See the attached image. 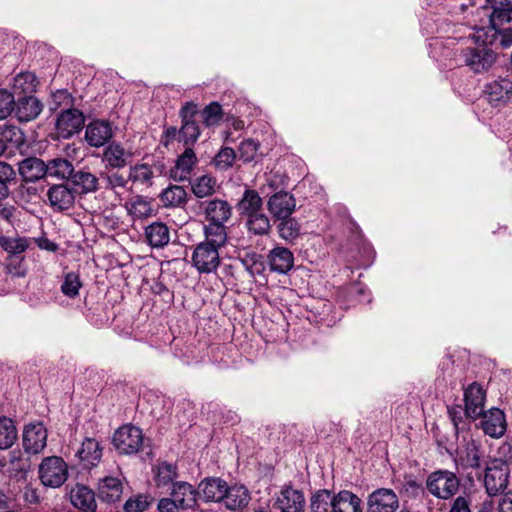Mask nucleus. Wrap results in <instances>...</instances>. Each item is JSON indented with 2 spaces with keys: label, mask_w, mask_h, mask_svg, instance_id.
<instances>
[{
  "label": "nucleus",
  "mask_w": 512,
  "mask_h": 512,
  "mask_svg": "<svg viewBox=\"0 0 512 512\" xmlns=\"http://www.w3.org/2000/svg\"><path fill=\"white\" fill-rule=\"evenodd\" d=\"M84 126V116L78 109H67L60 113L56 121V129L60 137L70 138Z\"/></svg>",
  "instance_id": "9d476101"
},
{
  "label": "nucleus",
  "mask_w": 512,
  "mask_h": 512,
  "mask_svg": "<svg viewBox=\"0 0 512 512\" xmlns=\"http://www.w3.org/2000/svg\"><path fill=\"white\" fill-rule=\"evenodd\" d=\"M198 162L197 156L191 147H186L171 169V178L175 181H186L190 179V175Z\"/></svg>",
  "instance_id": "a211bd4d"
},
{
  "label": "nucleus",
  "mask_w": 512,
  "mask_h": 512,
  "mask_svg": "<svg viewBox=\"0 0 512 512\" xmlns=\"http://www.w3.org/2000/svg\"><path fill=\"white\" fill-rule=\"evenodd\" d=\"M464 402L467 413L472 420H477L483 414L486 391L481 384L473 382L464 388Z\"/></svg>",
  "instance_id": "1a4fd4ad"
},
{
  "label": "nucleus",
  "mask_w": 512,
  "mask_h": 512,
  "mask_svg": "<svg viewBox=\"0 0 512 512\" xmlns=\"http://www.w3.org/2000/svg\"><path fill=\"white\" fill-rule=\"evenodd\" d=\"M463 449L457 450L455 462L462 468L478 469L481 467V446L473 439L465 440Z\"/></svg>",
  "instance_id": "aec40b11"
},
{
  "label": "nucleus",
  "mask_w": 512,
  "mask_h": 512,
  "mask_svg": "<svg viewBox=\"0 0 512 512\" xmlns=\"http://www.w3.org/2000/svg\"><path fill=\"white\" fill-rule=\"evenodd\" d=\"M47 199L55 211L70 209L75 202V192L67 184H54L47 191Z\"/></svg>",
  "instance_id": "ddd939ff"
},
{
  "label": "nucleus",
  "mask_w": 512,
  "mask_h": 512,
  "mask_svg": "<svg viewBox=\"0 0 512 512\" xmlns=\"http://www.w3.org/2000/svg\"><path fill=\"white\" fill-rule=\"evenodd\" d=\"M123 486L116 477H105L98 485V497L100 500L114 503L121 498Z\"/></svg>",
  "instance_id": "c756f323"
},
{
  "label": "nucleus",
  "mask_w": 512,
  "mask_h": 512,
  "mask_svg": "<svg viewBox=\"0 0 512 512\" xmlns=\"http://www.w3.org/2000/svg\"><path fill=\"white\" fill-rule=\"evenodd\" d=\"M16 212L17 208L14 205L5 202V200H0V229L3 224L13 226Z\"/></svg>",
  "instance_id": "13d9d810"
},
{
  "label": "nucleus",
  "mask_w": 512,
  "mask_h": 512,
  "mask_svg": "<svg viewBox=\"0 0 512 512\" xmlns=\"http://www.w3.org/2000/svg\"><path fill=\"white\" fill-rule=\"evenodd\" d=\"M236 157L237 155L234 149L230 147H222L215 155L213 164L218 170L226 171L233 166Z\"/></svg>",
  "instance_id": "603ef678"
},
{
  "label": "nucleus",
  "mask_w": 512,
  "mask_h": 512,
  "mask_svg": "<svg viewBox=\"0 0 512 512\" xmlns=\"http://www.w3.org/2000/svg\"><path fill=\"white\" fill-rule=\"evenodd\" d=\"M481 427L486 435L493 438H499L506 431L505 414L498 408H491L487 412L483 411Z\"/></svg>",
  "instance_id": "2eb2a0df"
},
{
  "label": "nucleus",
  "mask_w": 512,
  "mask_h": 512,
  "mask_svg": "<svg viewBox=\"0 0 512 512\" xmlns=\"http://www.w3.org/2000/svg\"><path fill=\"white\" fill-rule=\"evenodd\" d=\"M144 442L141 429L133 425H124L116 430L113 444L121 454H135Z\"/></svg>",
  "instance_id": "6e6552de"
},
{
  "label": "nucleus",
  "mask_w": 512,
  "mask_h": 512,
  "mask_svg": "<svg viewBox=\"0 0 512 512\" xmlns=\"http://www.w3.org/2000/svg\"><path fill=\"white\" fill-rule=\"evenodd\" d=\"M333 512H362L360 498L343 490L335 495Z\"/></svg>",
  "instance_id": "c9c22d12"
},
{
  "label": "nucleus",
  "mask_w": 512,
  "mask_h": 512,
  "mask_svg": "<svg viewBox=\"0 0 512 512\" xmlns=\"http://www.w3.org/2000/svg\"><path fill=\"white\" fill-rule=\"evenodd\" d=\"M250 500V493L246 487L234 485L227 488L222 503L229 510L239 511L244 509L249 504Z\"/></svg>",
  "instance_id": "a878e982"
},
{
  "label": "nucleus",
  "mask_w": 512,
  "mask_h": 512,
  "mask_svg": "<svg viewBox=\"0 0 512 512\" xmlns=\"http://www.w3.org/2000/svg\"><path fill=\"white\" fill-rule=\"evenodd\" d=\"M102 180L105 183V188L111 190H117L119 188L123 189L130 182L129 175L126 178L118 171H111L103 174Z\"/></svg>",
  "instance_id": "864d4df0"
},
{
  "label": "nucleus",
  "mask_w": 512,
  "mask_h": 512,
  "mask_svg": "<svg viewBox=\"0 0 512 512\" xmlns=\"http://www.w3.org/2000/svg\"><path fill=\"white\" fill-rule=\"evenodd\" d=\"M182 125L180 130V142H182L186 147L193 146L200 134V127L196 121H181Z\"/></svg>",
  "instance_id": "8fccbe9b"
},
{
  "label": "nucleus",
  "mask_w": 512,
  "mask_h": 512,
  "mask_svg": "<svg viewBox=\"0 0 512 512\" xmlns=\"http://www.w3.org/2000/svg\"><path fill=\"white\" fill-rule=\"evenodd\" d=\"M145 237L153 248H162L170 241V232L166 224L153 222L145 228Z\"/></svg>",
  "instance_id": "2f4dec72"
},
{
  "label": "nucleus",
  "mask_w": 512,
  "mask_h": 512,
  "mask_svg": "<svg viewBox=\"0 0 512 512\" xmlns=\"http://www.w3.org/2000/svg\"><path fill=\"white\" fill-rule=\"evenodd\" d=\"M335 495L328 490H320L311 498L312 512H333Z\"/></svg>",
  "instance_id": "37998d69"
},
{
  "label": "nucleus",
  "mask_w": 512,
  "mask_h": 512,
  "mask_svg": "<svg viewBox=\"0 0 512 512\" xmlns=\"http://www.w3.org/2000/svg\"><path fill=\"white\" fill-rule=\"evenodd\" d=\"M76 457L85 467L95 466L102 457V448L94 438H86L77 450Z\"/></svg>",
  "instance_id": "c85d7f7f"
},
{
  "label": "nucleus",
  "mask_w": 512,
  "mask_h": 512,
  "mask_svg": "<svg viewBox=\"0 0 512 512\" xmlns=\"http://www.w3.org/2000/svg\"><path fill=\"white\" fill-rule=\"evenodd\" d=\"M70 501L83 512H95L97 508L94 492L84 485H76L71 489Z\"/></svg>",
  "instance_id": "393cba45"
},
{
  "label": "nucleus",
  "mask_w": 512,
  "mask_h": 512,
  "mask_svg": "<svg viewBox=\"0 0 512 512\" xmlns=\"http://www.w3.org/2000/svg\"><path fill=\"white\" fill-rule=\"evenodd\" d=\"M262 205L263 201L259 193L253 189H246L237 204V209L241 215L249 217L262 212Z\"/></svg>",
  "instance_id": "473e14b6"
},
{
  "label": "nucleus",
  "mask_w": 512,
  "mask_h": 512,
  "mask_svg": "<svg viewBox=\"0 0 512 512\" xmlns=\"http://www.w3.org/2000/svg\"><path fill=\"white\" fill-rule=\"evenodd\" d=\"M426 486L437 498L449 499L458 491L459 479L453 472L440 470L429 475Z\"/></svg>",
  "instance_id": "423d86ee"
},
{
  "label": "nucleus",
  "mask_w": 512,
  "mask_h": 512,
  "mask_svg": "<svg viewBox=\"0 0 512 512\" xmlns=\"http://www.w3.org/2000/svg\"><path fill=\"white\" fill-rule=\"evenodd\" d=\"M112 128L108 122L93 121L85 131V139L90 146L101 147L112 138Z\"/></svg>",
  "instance_id": "5701e85b"
},
{
  "label": "nucleus",
  "mask_w": 512,
  "mask_h": 512,
  "mask_svg": "<svg viewBox=\"0 0 512 512\" xmlns=\"http://www.w3.org/2000/svg\"><path fill=\"white\" fill-rule=\"evenodd\" d=\"M15 178L16 171L14 168L10 164L0 161V180L9 186V184L14 181Z\"/></svg>",
  "instance_id": "052dcab7"
},
{
  "label": "nucleus",
  "mask_w": 512,
  "mask_h": 512,
  "mask_svg": "<svg viewBox=\"0 0 512 512\" xmlns=\"http://www.w3.org/2000/svg\"><path fill=\"white\" fill-rule=\"evenodd\" d=\"M198 492L187 482L174 483L172 497L178 503L181 509H190L196 505Z\"/></svg>",
  "instance_id": "7c9ffc66"
},
{
  "label": "nucleus",
  "mask_w": 512,
  "mask_h": 512,
  "mask_svg": "<svg viewBox=\"0 0 512 512\" xmlns=\"http://www.w3.org/2000/svg\"><path fill=\"white\" fill-rule=\"evenodd\" d=\"M15 109V96L6 89H0V120L8 118Z\"/></svg>",
  "instance_id": "6e6d98bb"
},
{
  "label": "nucleus",
  "mask_w": 512,
  "mask_h": 512,
  "mask_svg": "<svg viewBox=\"0 0 512 512\" xmlns=\"http://www.w3.org/2000/svg\"><path fill=\"white\" fill-rule=\"evenodd\" d=\"M277 229L279 236L287 242H293L300 235V225L295 218H282Z\"/></svg>",
  "instance_id": "49530a36"
},
{
  "label": "nucleus",
  "mask_w": 512,
  "mask_h": 512,
  "mask_svg": "<svg viewBox=\"0 0 512 512\" xmlns=\"http://www.w3.org/2000/svg\"><path fill=\"white\" fill-rule=\"evenodd\" d=\"M47 444V430L43 423L28 424L23 431V447L30 454L40 453Z\"/></svg>",
  "instance_id": "9b49d317"
},
{
  "label": "nucleus",
  "mask_w": 512,
  "mask_h": 512,
  "mask_svg": "<svg viewBox=\"0 0 512 512\" xmlns=\"http://www.w3.org/2000/svg\"><path fill=\"white\" fill-rule=\"evenodd\" d=\"M15 134H16V127L15 126H8V127H6L4 133L0 134V156L7 149V141L9 140L8 136H10V138H11Z\"/></svg>",
  "instance_id": "338daca9"
},
{
  "label": "nucleus",
  "mask_w": 512,
  "mask_h": 512,
  "mask_svg": "<svg viewBox=\"0 0 512 512\" xmlns=\"http://www.w3.org/2000/svg\"><path fill=\"white\" fill-rule=\"evenodd\" d=\"M510 470L506 461L491 460L485 469L484 485L489 495L495 496L503 492L508 484Z\"/></svg>",
  "instance_id": "39448f33"
},
{
  "label": "nucleus",
  "mask_w": 512,
  "mask_h": 512,
  "mask_svg": "<svg viewBox=\"0 0 512 512\" xmlns=\"http://www.w3.org/2000/svg\"><path fill=\"white\" fill-rule=\"evenodd\" d=\"M175 140L180 142V130L174 126L166 128L161 137V143L163 146L168 147Z\"/></svg>",
  "instance_id": "680f3d73"
},
{
  "label": "nucleus",
  "mask_w": 512,
  "mask_h": 512,
  "mask_svg": "<svg viewBox=\"0 0 512 512\" xmlns=\"http://www.w3.org/2000/svg\"><path fill=\"white\" fill-rule=\"evenodd\" d=\"M259 149V142L253 139L243 140L238 148L239 159L244 162H251L255 159Z\"/></svg>",
  "instance_id": "5fc2aeb1"
},
{
  "label": "nucleus",
  "mask_w": 512,
  "mask_h": 512,
  "mask_svg": "<svg viewBox=\"0 0 512 512\" xmlns=\"http://www.w3.org/2000/svg\"><path fill=\"white\" fill-rule=\"evenodd\" d=\"M481 27L475 30L470 38L478 44L475 48H466L462 50V59L475 73H481L488 70L495 61L494 52L487 46L500 42L499 32Z\"/></svg>",
  "instance_id": "f257e3e1"
},
{
  "label": "nucleus",
  "mask_w": 512,
  "mask_h": 512,
  "mask_svg": "<svg viewBox=\"0 0 512 512\" xmlns=\"http://www.w3.org/2000/svg\"><path fill=\"white\" fill-rule=\"evenodd\" d=\"M276 506L282 512H300L304 506V496L296 489L284 488L276 500Z\"/></svg>",
  "instance_id": "bb28decb"
},
{
  "label": "nucleus",
  "mask_w": 512,
  "mask_h": 512,
  "mask_svg": "<svg viewBox=\"0 0 512 512\" xmlns=\"http://www.w3.org/2000/svg\"><path fill=\"white\" fill-rule=\"evenodd\" d=\"M176 477L177 467L174 464L161 462L157 465L155 481L158 487L170 485Z\"/></svg>",
  "instance_id": "de8ad7c7"
},
{
  "label": "nucleus",
  "mask_w": 512,
  "mask_h": 512,
  "mask_svg": "<svg viewBox=\"0 0 512 512\" xmlns=\"http://www.w3.org/2000/svg\"><path fill=\"white\" fill-rule=\"evenodd\" d=\"M126 208L133 218L145 219L153 215L152 201L141 195L126 203Z\"/></svg>",
  "instance_id": "4c0bfd02"
},
{
  "label": "nucleus",
  "mask_w": 512,
  "mask_h": 512,
  "mask_svg": "<svg viewBox=\"0 0 512 512\" xmlns=\"http://www.w3.org/2000/svg\"><path fill=\"white\" fill-rule=\"evenodd\" d=\"M492 12L489 15L491 31L499 32L500 45L504 48L512 44V0H487Z\"/></svg>",
  "instance_id": "f03ea898"
},
{
  "label": "nucleus",
  "mask_w": 512,
  "mask_h": 512,
  "mask_svg": "<svg viewBox=\"0 0 512 512\" xmlns=\"http://www.w3.org/2000/svg\"><path fill=\"white\" fill-rule=\"evenodd\" d=\"M191 262L200 274L213 273L221 264L219 249L208 243L200 242L193 250Z\"/></svg>",
  "instance_id": "0eeeda50"
},
{
  "label": "nucleus",
  "mask_w": 512,
  "mask_h": 512,
  "mask_svg": "<svg viewBox=\"0 0 512 512\" xmlns=\"http://www.w3.org/2000/svg\"><path fill=\"white\" fill-rule=\"evenodd\" d=\"M267 261L270 270L279 274L288 273L294 266L293 253L288 248L279 245L269 251Z\"/></svg>",
  "instance_id": "6ab92c4d"
},
{
  "label": "nucleus",
  "mask_w": 512,
  "mask_h": 512,
  "mask_svg": "<svg viewBox=\"0 0 512 512\" xmlns=\"http://www.w3.org/2000/svg\"><path fill=\"white\" fill-rule=\"evenodd\" d=\"M209 223L224 224L231 217V206L225 200L213 199L201 203Z\"/></svg>",
  "instance_id": "4be33fe9"
},
{
  "label": "nucleus",
  "mask_w": 512,
  "mask_h": 512,
  "mask_svg": "<svg viewBox=\"0 0 512 512\" xmlns=\"http://www.w3.org/2000/svg\"><path fill=\"white\" fill-rule=\"evenodd\" d=\"M131 158L128 152L120 143L111 142L103 150V162L113 169L124 168Z\"/></svg>",
  "instance_id": "b1692460"
},
{
  "label": "nucleus",
  "mask_w": 512,
  "mask_h": 512,
  "mask_svg": "<svg viewBox=\"0 0 512 512\" xmlns=\"http://www.w3.org/2000/svg\"><path fill=\"white\" fill-rule=\"evenodd\" d=\"M159 200L165 208H182L188 201V193L183 186L170 184L159 194Z\"/></svg>",
  "instance_id": "cd10ccee"
},
{
  "label": "nucleus",
  "mask_w": 512,
  "mask_h": 512,
  "mask_svg": "<svg viewBox=\"0 0 512 512\" xmlns=\"http://www.w3.org/2000/svg\"><path fill=\"white\" fill-rule=\"evenodd\" d=\"M227 488V483L220 478L206 479L200 484L202 495L206 501L222 502Z\"/></svg>",
  "instance_id": "72a5a7b5"
},
{
  "label": "nucleus",
  "mask_w": 512,
  "mask_h": 512,
  "mask_svg": "<svg viewBox=\"0 0 512 512\" xmlns=\"http://www.w3.org/2000/svg\"><path fill=\"white\" fill-rule=\"evenodd\" d=\"M267 206L272 216L279 220L293 213L296 202L292 194L280 191L269 198Z\"/></svg>",
  "instance_id": "dca6fc26"
},
{
  "label": "nucleus",
  "mask_w": 512,
  "mask_h": 512,
  "mask_svg": "<svg viewBox=\"0 0 512 512\" xmlns=\"http://www.w3.org/2000/svg\"><path fill=\"white\" fill-rule=\"evenodd\" d=\"M17 437L18 433L14 421L5 416L0 417V449L10 448Z\"/></svg>",
  "instance_id": "79ce46f5"
},
{
  "label": "nucleus",
  "mask_w": 512,
  "mask_h": 512,
  "mask_svg": "<svg viewBox=\"0 0 512 512\" xmlns=\"http://www.w3.org/2000/svg\"><path fill=\"white\" fill-rule=\"evenodd\" d=\"M18 172L25 182H36L47 176V165L40 158L28 157L18 163Z\"/></svg>",
  "instance_id": "412c9836"
},
{
  "label": "nucleus",
  "mask_w": 512,
  "mask_h": 512,
  "mask_svg": "<svg viewBox=\"0 0 512 512\" xmlns=\"http://www.w3.org/2000/svg\"><path fill=\"white\" fill-rule=\"evenodd\" d=\"M30 246V240L25 237L0 236V247L9 254H21Z\"/></svg>",
  "instance_id": "09e8293b"
},
{
  "label": "nucleus",
  "mask_w": 512,
  "mask_h": 512,
  "mask_svg": "<svg viewBox=\"0 0 512 512\" xmlns=\"http://www.w3.org/2000/svg\"><path fill=\"white\" fill-rule=\"evenodd\" d=\"M165 166L160 161L152 163L139 161L129 167V180L132 186L141 191L147 190L154 185L157 178L164 173Z\"/></svg>",
  "instance_id": "7ed1b4c3"
},
{
  "label": "nucleus",
  "mask_w": 512,
  "mask_h": 512,
  "mask_svg": "<svg viewBox=\"0 0 512 512\" xmlns=\"http://www.w3.org/2000/svg\"><path fill=\"white\" fill-rule=\"evenodd\" d=\"M70 180L84 194L95 192L98 189V178L89 171L74 170Z\"/></svg>",
  "instance_id": "a19ab883"
},
{
  "label": "nucleus",
  "mask_w": 512,
  "mask_h": 512,
  "mask_svg": "<svg viewBox=\"0 0 512 512\" xmlns=\"http://www.w3.org/2000/svg\"><path fill=\"white\" fill-rule=\"evenodd\" d=\"M484 92L492 105H505L512 99V81L507 78H500L488 83Z\"/></svg>",
  "instance_id": "4468645a"
},
{
  "label": "nucleus",
  "mask_w": 512,
  "mask_h": 512,
  "mask_svg": "<svg viewBox=\"0 0 512 512\" xmlns=\"http://www.w3.org/2000/svg\"><path fill=\"white\" fill-rule=\"evenodd\" d=\"M216 183L214 177L203 175L194 180L191 184V189L197 198H204L214 194Z\"/></svg>",
  "instance_id": "c03bdc74"
},
{
  "label": "nucleus",
  "mask_w": 512,
  "mask_h": 512,
  "mask_svg": "<svg viewBox=\"0 0 512 512\" xmlns=\"http://www.w3.org/2000/svg\"><path fill=\"white\" fill-rule=\"evenodd\" d=\"M181 509L175 499L172 498H162L158 503L159 512H178Z\"/></svg>",
  "instance_id": "0e129e2a"
},
{
  "label": "nucleus",
  "mask_w": 512,
  "mask_h": 512,
  "mask_svg": "<svg viewBox=\"0 0 512 512\" xmlns=\"http://www.w3.org/2000/svg\"><path fill=\"white\" fill-rule=\"evenodd\" d=\"M43 109L42 103L33 95L20 96L15 99L14 113L20 122L36 119Z\"/></svg>",
  "instance_id": "f3484780"
},
{
  "label": "nucleus",
  "mask_w": 512,
  "mask_h": 512,
  "mask_svg": "<svg viewBox=\"0 0 512 512\" xmlns=\"http://www.w3.org/2000/svg\"><path fill=\"white\" fill-rule=\"evenodd\" d=\"M448 416L454 426L455 435L468 430L470 422L473 421L467 413V408L459 404L448 407Z\"/></svg>",
  "instance_id": "ea45409f"
},
{
  "label": "nucleus",
  "mask_w": 512,
  "mask_h": 512,
  "mask_svg": "<svg viewBox=\"0 0 512 512\" xmlns=\"http://www.w3.org/2000/svg\"><path fill=\"white\" fill-rule=\"evenodd\" d=\"M368 512H395L399 507V500L392 489L381 488L368 497Z\"/></svg>",
  "instance_id": "f8f14e48"
},
{
  "label": "nucleus",
  "mask_w": 512,
  "mask_h": 512,
  "mask_svg": "<svg viewBox=\"0 0 512 512\" xmlns=\"http://www.w3.org/2000/svg\"><path fill=\"white\" fill-rule=\"evenodd\" d=\"M38 79L32 72H21L14 77L12 89L14 96L33 95L38 85Z\"/></svg>",
  "instance_id": "f704fd0d"
},
{
  "label": "nucleus",
  "mask_w": 512,
  "mask_h": 512,
  "mask_svg": "<svg viewBox=\"0 0 512 512\" xmlns=\"http://www.w3.org/2000/svg\"><path fill=\"white\" fill-rule=\"evenodd\" d=\"M247 227L255 235H265L269 232L271 226L268 217L260 212L248 217Z\"/></svg>",
  "instance_id": "3c124183"
},
{
  "label": "nucleus",
  "mask_w": 512,
  "mask_h": 512,
  "mask_svg": "<svg viewBox=\"0 0 512 512\" xmlns=\"http://www.w3.org/2000/svg\"><path fill=\"white\" fill-rule=\"evenodd\" d=\"M39 479L46 487L58 488L68 478V466L58 456L45 457L39 465Z\"/></svg>",
  "instance_id": "20e7f679"
},
{
  "label": "nucleus",
  "mask_w": 512,
  "mask_h": 512,
  "mask_svg": "<svg viewBox=\"0 0 512 512\" xmlns=\"http://www.w3.org/2000/svg\"><path fill=\"white\" fill-rule=\"evenodd\" d=\"M46 165L47 176L57 179H70L74 172L73 164L69 160L62 157H55L49 160Z\"/></svg>",
  "instance_id": "e433bc0d"
},
{
  "label": "nucleus",
  "mask_w": 512,
  "mask_h": 512,
  "mask_svg": "<svg viewBox=\"0 0 512 512\" xmlns=\"http://www.w3.org/2000/svg\"><path fill=\"white\" fill-rule=\"evenodd\" d=\"M204 234L205 240L202 242L213 245L217 249L224 247L227 242V232L224 224L208 223L204 227Z\"/></svg>",
  "instance_id": "58836bf2"
},
{
  "label": "nucleus",
  "mask_w": 512,
  "mask_h": 512,
  "mask_svg": "<svg viewBox=\"0 0 512 512\" xmlns=\"http://www.w3.org/2000/svg\"><path fill=\"white\" fill-rule=\"evenodd\" d=\"M149 501L147 496L138 495L133 498H129L124 504L125 512H144L149 507Z\"/></svg>",
  "instance_id": "bf43d9fd"
},
{
  "label": "nucleus",
  "mask_w": 512,
  "mask_h": 512,
  "mask_svg": "<svg viewBox=\"0 0 512 512\" xmlns=\"http://www.w3.org/2000/svg\"><path fill=\"white\" fill-rule=\"evenodd\" d=\"M499 512H512V493H507L499 504Z\"/></svg>",
  "instance_id": "774afa93"
},
{
  "label": "nucleus",
  "mask_w": 512,
  "mask_h": 512,
  "mask_svg": "<svg viewBox=\"0 0 512 512\" xmlns=\"http://www.w3.org/2000/svg\"><path fill=\"white\" fill-rule=\"evenodd\" d=\"M198 112V106L192 102H187L180 110L181 121H195L194 116Z\"/></svg>",
  "instance_id": "e2e57ef3"
},
{
  "label": "nucleus",
  "mask_w": 512,
  "mask_h": 512,
  "mask_svg": "<svg viewBox=\"0 0 512 512\" xmlns=\"http://www.w3.org/2000/svg\"><path fill=\"white\" fill-rule=\"evenodd\" d=\"M449 512H471L470 501L463 496H458L452 503Z\"/></svg>",
  "instance_id": "69168bd1"
},
{
  "label": "nucleus",
  "mask_w": 512,
  "mask_h": 512,
  "mask_svg": "<svg viewBox=\"0 0 512 512\" xmlns=\"http://www.w3.org/2000/svg\"><path fill=\"white\" fill-rule=\"evenodd\" d=\"M81 287L82 281L79 273L70 271L64 274L60 289L65 296L76 298L79 295Z\"/></svg>",
  "instance_id": "a18cd8bd"
},
{
  "label": "nucleus",
  "mask_w": 512,
  "mask_h": 512,
  "mask_svg": "<svg viewBox=\"0 0 512 512\" xmlns=\"http://www.w3.org/2000/svg\"><path fill=\"white\" fill-rule=\"evenodd\" d=\"M203 122L206 126L218 124L222 118V107L217 102L207 105L202 111Z\"/></svg>",
  "instance_id": "4d7b16f0"
}]
</instances>
